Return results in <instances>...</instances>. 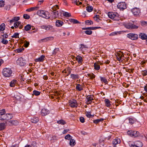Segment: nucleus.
<instances>
[{
    "label": "nucleus",
    "mask_w": 147,
    "mask_h": 147,
    "mask_svg": "<svg viewBox=\"0 0 147 147\" xmlns=\"http://www.w3.org/2000/svg\"><path fill=\"white\" fill-rule=\"evenodd\" d=\"M37 13L39 16L46 19H49L51 16L49 12L44 10H38Z\"/></svg>",
    "instance_id": "f257e3e1"
},
{
    "label": "nucleus",
    "mask_w": 147,
    "mask_h": 147,
    "mask_svg": "<svg viewBox=\"0 0 147 147\" xmlns=\"http://www.w3.org/2000/svg\"><path fill=\"white\" fill-rule=\"evenodd\" d=\"M13 71L11 68H4L2 71V74L3 76L5 77H9L11 76Z\"/></svg>",
    "instance_id": "f03ea898"
},
{
    "label": "nucleus",
    "mask_w": 147,
    "mask_h": 147,
    "mask_svg": "<svg viewBox=\"0 0 147 147\" xmlns=\"http://www.w3.org/2000/svg\"><path fill=\"white\" fill-rule=\"evenodd\" d=\"M108 15L110 18L113 19L114 20L119 21L120 20L119 15L117 13L109 12L108 13Z\"/></svg>",
    "instance_id": "7ed1b4c3"
},
{
    "label": "nucleus",
    "mask_w": 147,
    "mask_h": 147,
    "mask_svg": "<svg viewBox=\"0 0 147 147\" xmlns=\"http://www.w3.org/2000/svg\"><path fill=\"white\" fill-rule=\"evenodd\" d=\"M13 117L12 114H5V113L3 115H0V120L5 121H8L11 119Z\"/></svg>",
    "instance_id": "20e7f679"
},
{
    "label": "nucleus",
    "mask_w": 147,
    "mask_h": 147,
    "mask_svg": "<svg viewBox=\"0 0 147 147\" xmlns=\"http://www.w3.org/2000/svg\"><path fill=\"white\" fill-rule=\"evenodd\" d=\"M131 11L133 14L135 16H139L140 15V10L139 8L137 7L133 8L131 9Z\"/></svg>",
    "instance_id": "39448f33"
},
{
    "label": "nucleus",
    "mask_w": 147,
    "mask_h": 147,
    "mask_svg": "<svg viewBox=\"0 0 147 147\" xmlns=\"http://www.w3.org/2000/svg\"><path fill=\"white\" fill-rule=\"evenodd\" d=\"M127 133L131 137H136L138 136L139 132L136 131H128Z\"/></svg>",
    "instance_id": "423d86ee"
},
{
    "label": "nucleus",
    "mask_w": 147,
    "mask_h": 147,
    "mask_svg": "<svg viewBox=\"0 0 147 147\" xmlns=\"http://www.w3.org/2000/svg\"><path fill=\"white\" fill-rule=\"evenodd\" d=\"M117 7L120 10H123L126 8V5L125 2H121L118 3Z\"/></svg>",
    "instance_id": "0eeeda50"
},
{
    "label": "nucleus",
    "mask_w": 147,
    "mask_h": 147,
    "mask_svg": "<svg viewBox=\"0 0 147 147\" xmlns=\"http://www.w3.org/2000/svg\"><path fill=\"white\" fill-rule=\"evenodd\" d=\"M88 48V47L86 45L83 44H81L79 45V50L83 54H84V52Z\"/></svg>",
    "instance_id": "6e6552de"
},
{
    "label": "nucleus",
    "mask_w": 147,
    "mask_h": 147,
    "mask_svg": "<svg viewBox=\"0 0 147 147\" xmlns=\"http://www.w3.org/2000/svg\"><path fill=\"white\" fill-rule=\"evenodd\" d=\"M128 38L133 40H136L138 38L137 34L133 33H129L127 35Z\"/></svg>",
    "instance_id": "1a4fd4ad"
},
{
    "label": "nucleus",
    "mask_w": 147,
    "mask_h": 147,
    "mask_svg": "<svg viewBox=\"0 0 147 147\" xmlns=\"http://www.w3.org/2000/svg\"><path fill=\"white\" fill-rule=\"evenodd\" d=\"M16 62L18 65L21 66H24L26 64L25 61L22 58H18Z\"/></svg>",
    "instance_id": "9d476101"
},
{
    "label": "nucleus",
    "mask_w": 147,
    "mask_h": 147,
    "mask_svg": "<svg viewBox=\"0 0 147 147\" xmlns=\"http://www.w3.org/2000/svg\"><path fill=\"white\" fill-rule=\"evenodd\" d=\"M125 27L129 29H137L138 27L137 26H136V25L131 24L130 23H129L126 24L125 25Z\"/></svg>",
    "instance_id": "9b49d317"
},
{
    "label": "nucleus",
    "mask_w": 147,
    "mask_h": 147,
    "mask_svg": "<svg viewBox=\"0 0 147 147\" xmlns=\"http://www.w3.org/2000/svg\"><path fill=\"white\" fill-rule=\"evenodd\" d=\"M69 105L72 107H77V105L76 100L74 99L70 100L69 101Z\"/></svg>",
    "instance_id": "f8f14e48"
},
{
    "label": "nucleus",
    "mask_w": 147,
    "mask_h": 147,
    "mask_svg": "<svg viewBox=\"0 0 147 147\" xmlns=\"http://www.w3.org/2000/svg\"><path fill=\"white\" fill-rule=\"evenodd\" d=\"M94 96L92 95H87L86 97V99L87 100V102H88L89 103L91 104L92 100H94Z\"/></svg>",
    "instance_id": "ddd939ff"
},
{
    "label": "nucleus",
    "mask_w": 147,
    "mask_h": 147,
    "mask_svg": "<svg viewBox=\"0 0 147 147\" xmlns=\"http://www.w3.org/2000/svg\"><path fill=\"white\" fill-rule=\"evenodd\" d=\"M132 144L137 147H142L143 145L142 143L139 141H136L134 142Z\"/></svg>",
    "instance_id": "4468645a"
},
{
    "label": "nucleus",
    "mask_w": 147,
    "mask_h": 147,
    "mask_svg": "<svg viewBox=\"0 0 147 147\" xmlns=\"http://www.w3.org/2000/svg\"><path fill=\"white\" fill-rule=\"evenodd\" d=\"M102 64L101 63L99 62L95 63L94 64V69L96 70H99L100 69V65Z\"/></svg>",
    "instance_id": "2eb2a0df"
},
{
    "label": "nucleus",
    "mask_w": 147,
    "mask_h": 147,
    "mask_svg": "<svg viewBox=\"0 0 147 147\" xmlns=\"http://www.w3.org/2000/svg\"><path fill=\"white\" fill-rule=\"evenodd\" d=\"M41 113L42 116H45L49 114V111L47 109H43L42 110Z\"/></svg>",
    "instance_id": "dca6fc26"
},
{
    "label": "nucleus",
    "mask_w": 147,
    "mask_h": 147,
    "mask_svg": "<svg viewBox=\"0 0 147 147\" xmlns=\"http://www.w3.org/2000/svg\"><path fill=\"white\" fill-rule=\"evenodd\" d=\"M41 28L43 29H45L47 30H49L52 28V26L51 25H42L40 26Z\"/></svg>",
    "instance_id": "f3484780"
},
{
    "label": "nucleus",
    "mask_w": 147,
    "mask_h": 147,
    "mask_svg": "<svg viewBox=\"0 0 147 147\" xmlns=\"http://www.w3.org/2000/svg\"><path fill=\"white\" fill-rule=\"evenodd\" d=\"M45 58V56L43 55H42L39 58L36 59H35V61L36 62L43 61L44 60Z\"/></svg>",
    "instance_id": "a211bd4d"
},
{
    "label": "nucleus",
    "mask_w": 147,
    "mask_h": 147,
    "mask_svg": "<svg viewBox=\"0 0 147 147\" xmlns=\"http://www.w3.org/2000/svg\"><path fill=\"white\" fill-rule=\"evenodd\" d=\"M139 38L142 40L147 39V35L143 33H141L139 35Z\"/></svg>",
    "instance_id": "6ab92c4d"
},
{
    "label": "nucleus",
    "mask_w": 147,
    "mask_h": 147,
    "mask_svg": "<svg viewBox=\"0 0 147 147\" xmlns=\"http://www.w3.org/2000/svg\"><path fill=\"white\" fill-rule=\"evenodd\" d=\"M39 7H30L28 9L26 10V11L28 12H30L33 11L34 10H37L38 9Z\"/></svg>",
    "instance_id": "aec40b11"
},
{
    "label": "nucleus",
    "mask_w": 147,
    "mask_h": 147,
    "mask_svg": "<svg viewBox=\"0 0 147 147\" xmlns=\"http://www.w3.org/2000/svg\"><path fill=\"white\" fill-rule=\"evenodd\" d=\"M120 142V140L118 138H116L113 140L112 143L113 145H115L119 143Z\"/></svg>",
    "instance_id": "412c9836"
},
{
    "label": "nucleus",
    "mask_w": 147,
    "mask_h": 147,
    "mask_svg": "<svg viewBox=\"0 0 147 147\" xmlns=\"http://www.w3.org/2000/svg\"><path fill=\"white\" fill-rule=\"evenodd\" d=\"M71 78L75 80L79 78V75L77 74H71L70 75Z\"/></svg>",
    "instance_id": "4be33fe9"
},
{
    "label": "nucleus",
    "mask_w": 147,
    "mask_h": 147,
    "mask_svg": "<svg viewBox=\"0 0 147 147\" xmlns=\"http://www.w3.org/2000/svg\"><path fill=\"white\" fill-rule=\"evenodd\" d=\"M63 24V22L60 20H57L56 22V26L57 27H60Z\"/></svg>",
    "instance_id": "5701e85b"
},
{
    "label": "nucleus",
    "mask_w": 147,
    "mask_h": 147,
    "mask_svg": "<svg viewBox=\"0 0 147 147\" xmlns=\"http://www.w3.org/2000/svg\"><path fill=\"white\" fill-rule=\"evenodd\" d=\"M7 122L5 121V123H0V131L2 130L5 129L6 127V124Z\"/></svg>",
    "instance_id": "b1692460"
},
{
    "label": "nucleus",
    "mask_w": 147,
    "mask_h": 147,
    "mask_svg": "<svg viewBox=\"0 0 147 147\" xmlns=\"http://www.w3.org/2000/svg\"><path fill=\"white\" fill-rule=\"evenodd\" d=\"M105 105L107 107H109L111 106L110 101L108 99H105L104 100Z\"/></svg>",
    "instance_id": "393cba45"
},
{
    "label": "nucleus",
    "mask_w": 147,
    "mask_h": 147,
    "mask_svg": "<svg viewBox=\"0 0 147 147\" xmlns=\"http://www.w3.org/2000/svg\"><path fill=\"white\" fill-rule=\"evenodd\" d=\"M10 123V125H16L19 123V122L17 120H11L9 121Z\"/></svg>",
    "instance_id": "a878e982"
},
{
    "label": "nucleus",
    "mask_w": 147,
    "mask_h": 147,
    "mask_svg": "<svg viewBox=\"0 0 147 147\" xmlns=\"http://www.w3.org/2000/svg\"><path fill=\"white\" fill-rule=\"evenodd\" d=\"M31 121L32 123H36L39 121V119L37 117H33L31 119Z\"/></svg>",
    "instance_id": "bb28decb"
},
{
    "label": "nucleus",
    "mask_w": 147,
    "mask_h": 147,
    "mask_svg": "<svg viewBox=\"0 0 147 147\" xmlns=\"http://www.w3.org/2000/svg\"><path fill=\"white\" fill-rule=\"evenodd\" d=\"M17 80H13L10 83V86L11 87H14L16 84H17Z\"/></svg>",
    "instance_id": "cd10ccee"
},
{
    "label": "nucleus",
    "mask_w": 147,
    "mask_h": 147,
    "mask_svg": "<svg viewBox=\"0 0 147 147\" xmlns=\"http://www.w3.org/2000/svg\"><path fill=\"white\" fill-rule=\"evenodd\" d=\"M76 60L79 63L82 64L83 61L82 58L80 56H78L76 58Z\"/></svg>",
    "instance_id": "c85d7f7f"
},
{
    "label": "nucleus",
    "mask_w": 147,
    "mask_h": 147,
    "mask_svg": "<svg viewBox=\"0 0 147 147\" xmlns=\"http://www.w3.org/2000/svg\"><path fill=\"white\" fill-rule=\"evenodd\" d=\"M76 144L75 140L74 139L72 138L70 139L69 144L71 146H74Z\"/></svg>",
    "instance_id": "c756f323"
},
{
    "label": "nucleus",
    "mask_w": 147,
    "mask_h": 147,
    "mask_svg": "<svg viewBox=\"0 0 147 147\" xmlns=\"http://www.w3.org/2000/svg\"><path fill=\"white\" fill-rule=\"evenodd\" d=\"M116 56L117 58V59L118 60V58H119V57H121V56H124L123 53L122 52L120 51L118 52H117L116 54Z\"/></svg>",
    "instance_id": "7c9ffc66"
},
{
    "label": "nucleus",
    "mask_w": 147,
    "mask_h": 147,
    "mask_svg": "<svg viewBox=\"0 0 147 147\" xmlns=\"http://www.w3.org/2000/svg\"><path fill=\"white\" fill-rule=\"evenodd\" d=\"M87 5L86 10L88 12H91L93 10V7L91 6H90L89 4H87Z\"/></svg>",
    "instance_id": "2f4dec72"
},
{
    "label": "nucleus",
    "mask_w": 147,
    "mask_h": 147,
    "mask_svg": "<svg viewBox=\"0 0 147 147\" xmlns=\"http://www.w3.org/2000/svg\"><path fill=\"white\" fill-rule=\"evenodd\" d=\"M76 89L78 91H80L83 90L82 86L79 84H77L76 86Z\"/></svg>",
    "instance_id": "473e14b6"
},
{
    "label": "nucleus",
    "mask_w": 147,
    "mask_h": 147,
    "mask_svg": "<svg viewBox=\"0 0 147 147\" xmlns=\"http://www.w3.org/2000/svg\"><path fill=\"white\" fill-rule=\"evenodd\" d=\"M53 39L54 38L53 37L50 36L46 38L41 40H44L45 42H47L48 41L53 40Z\"/></svg>",
    "instance_id": "72a5a7b5"
},
{
    "label": "nucleus",
    "mask_w": 147,
    "mask_h": 147,
    "mask_svg": "<svg viewBox=\"0 0 147 147\" xmlns=\"http://www.w3.org/2000/svg\"><path fill=\"white\" fill-rule=\"evenodd\" d=\"M59 49L58 48H55L53 51L52 53V55H55L59 51Z\"/></svg>",
    "instance_id": "f704fd0d"
},
{
    "label": "nucleus",
    "mask_w": 147,
    "mask_h": 147,
    "mask_svg": "<svg viewBox=\"0 0 147 147\" xmlns=\"http://www.w3.org/2000/svg\"><path fill=\"white\" fill-rule=\"evenodd\" d=\"M69 21L70 22L73 23L74 24L80 23L79 21L76 19H69Z\"/></svg>",
    "instance_id": "c9c22d12"
},
{
    "label": "nucleus",
    "mask_w": 147,
    "mask_h": 147,
    "mask_svg": "<svg viewBox=\"0 0 147 147\" xmlns=\"http://www.w3.org/2000/svg\"><path fill=\"white\" fill-rule=\"evenodd\" d=\"M100 15H96L94 17V20L98 22H99V21L101 20L100 18Z\"/></svg>",
    "instance_id": "e433bc0d"
},
{
    "label": "nucleus",
    "mask_w": 147,
    "mask_h": 147,
    "mask_svg": "<svg viewBox=\"0 0 147 147\" xmlns=\"http://www.w3.org/2000/svg\"><path fill=\"white\" fill-rule=\"evenodd\" d=\"M100 80L102 82H104L105 84H108V82L107 81V79H106L105 78L100 77Z\"/></svg>",
    "instance_id": "4c0bfd02"
},
{
    "label": "nucleus",
    "mask_w": 147,
    "mask_h": 147,
    "mask_svg": "<svg viewBox=\"0 0 147 147\" xmlns=\"http://www.w3.org/2000/svg\"><path fill=\"white\" fill-rule=\"evenodd\" d=\"M57 123L59 124L64 125L66 123L65 121L63 119H61L57 121Z\"/></svg>",
    "instance_id": "58836bf2"
},
{
    "label": "nucleus",
    "mask_w": 147,
    "mask_h": 147,
    "mask_svg": "<svg viewBox=\"0 0 147 147\" xmlns=\"http://www.w3.org/2000/svg\"><path fill=\"white\" fill-rule=\"evenodd\" d=\"M1 42L3 44L6 45L8 43V41L4 38H2Z\"/></svg>",
    "instance_id": "ea45409f"
},
{
    "label": "nucleus",
    "mask_w": 147,
    "mask_h": 147,
    "mask_svg": "<svg viewBox=\"0 0 147 147\" xmlns=\"http://www.w3.org/2000/svg\"><path fill=\"white\" fill-rule=\"evenodd\" d=\"M5 26L4 23H2L0 25V32L3 31L5 29Z\"/></svg>",
    "instance_id": "a19ab883"
},
{
    "label": "nucleus",
    "mask_w": 147,
    "mask_h": 147,
    "mask_svg": "<svg viewBox=\"0 0 147 147\" xmlns=\"http://www.w3.org/2000/svg\"><path fill=\"white\" fill-rule=\"evenodd\" d=\"M53 18L54 19H55L58 16V13L57 11H54L53 12Z\"/></svg>",
    "instance_id": "79ce46f5"
},
{
    "label": "nucleus",
    "mask_w": 147,
    "mask_h": 147,
    "mask_svg": "<svg viewBox=\"0 0 147 147\" xmlns=\"http://www.w3.org/2000/svg\"><path fill=\"white\" fill-rule=\"evenodd\" d=\"M96 27H89L87 28H82V29L83 30H94L96 29Z\"/></svg>",
    "instance_id": "37998d69"
},
{
    "label": "nucleus",
    "mask_w": 147,
    "mask_h": 147,
    "mask_svg": "<svg viewBox=\"0 0 147 147\" xmlns=\"http://www.w3.org/2000/svg\"><path fill=\"white\" fill-rule=\"evenodd\" d=\"M31 28V26L30 24H27L24 27V29L26 31L30 30Z\"/></svg>",
    "instance_id": "c03bdc74"
},
{
    "label": "nucleus",
    "mask_w": 147,
    "mask_h": 147,
    "mask_svg": "<svg viewBox=\"0 0 147 147\" xmlns=\"http://www.w3.org/2000/svg\"><path fill=\"white\" fill-rule=\"evenodd\" d=\"M103 120L104 119L102 118L95 119L93 121V122L97 124L100 122L103 121Z\"/></svg>",
    "instance_id": "a18cd8bd"
},
{
    "label": "nucleus",
    "mask_w": 147,
    "mask_h": 147,
    "mask_svg": "<svg viewBox=\"0 0 147 147\" xmlns=\"http://www.w3.org/2000/svg\"><path fill=\"white\" fill-rule=\"evenodd\" d=\"M141 72L142 75L144 76L147 75V70L146 69L142 70Z\"/></svg>",
    "instance_id": "49530a36"
},
{
    "label": "nucleus",
    "mask_w": 147,
    "mask_h": 147,
    "mask_svg": "<svg viewBox=\"0 0 147 147\" xmlns=\"http://www.w3.org/2000/svg\"><path fill=\"white\" fill-rule=\"evenodd\" d=\"M85 24L87 25H91L93 24V22L91 20H87L85 21Z\"/></svg>",
    "instance_id": "de8ad7c7"
},
{
    "label": "nucleus",
    "mask_w": 147,
    "mask_h": 147,
    "mask_svg": "<svg viewBox=\"0 0 147 147\" xmlns=\"http://www.w3.org/2000/svg\"><path fill=\"white\" fill-rule=\"evenodd\" d=\"M20 22H17L14 23V27L16 28L18 27V26H20Z\"/></svg>",
    "instance_id": "09e8293b"
},
{
    "label": "nucleus",
    "mask_w": 147,
    "mask_h": 147,
    "mask_svg": "<svg viewBox=\"0 0 147 147\" xmlns=\"http://www.w3.org/2000/svg\"><path fill=\"white\" fill-rule=\"evenodd\" d=\"M19 35V33H14L13 35L11 36V37L13 38H19V37L18 36Z\"/></svg>",
    "instance_id": "8fccbe9b"
},
{
    "label": "nucleus",
    "mask_w": 147,
    "mask_h": 147,
    "mask_svg": "<svg viewBox=\"0 0 147 147\" xmlns=\"http://www.w3.org/2000/svg\"><path fill=\"white\" fill-rule=\"evenodd\" d=\"M63 15L65 17H69L71 16V14L67 12H65L63 13Z\"/></svg>",
    "instance_id": "3c124183"
},
{
    "label": "nucleus",
    "mask_w": 147,
    "mask_h": 147,
    "mask_svg": "<svg viewBox=\"0 0 147 147\" xmlns=\"http://www.w3.org/2000/svg\"><path fill=\"white\" fill-rule=\"evenodd\" d=\"M59 8V6L57 5H55V6L53 7L52 8V10L54 11H56V10Z\"/></svg>",
    "instance_id": "603ef678"
},
{
    "label": "nucleus",
    "mask_w": 147,
    "mask_h": 147,
    "mask_svg": "<svg viewBox=\"0 0 147 147\" xmlns=\"http://www.w3.org/2000/svg\"><path fill=\"white\" fill-rule=\"evenodd\" d=\"M87 30L85 31L84 32L87 34L90 35H91L92 33V31L90 30Z\"/></svg>",
    "instance_id": "864d4df0"
},
{
    "label": "nucleus",
    "mask_w": 147,
    "mask_h": 147,
    "mask_svg": "<svg viewBox=\"0 0 147 147\" xmlns=\"http://www.w3.org/2000/svg\"><path fill=\"white\" fill-rule=\"evenodd\" d=\"M134 70V69H126V71L127 72H128L129 73H133V71Z\"/></svg>",
    "instance_id": "5fc2aeb1"
},
{
    "label": "nucleus",
    "mask_w": 147,
    "mask_h": 147,
    "mask_svg": "<svg viewBox=\"0 0 147 147\" xmlns=\"http://www.w3.org/2000/svg\"><path fill=\"white\" fill-rule=\"evenodd\" d=\"M33 94L36 96H38L40 94V92L35 90L33 91Z\"/></svg>",
    "instance_id": "6e6d98bb"
},
{
    "label": "nucleus",
    "mask_w": 147,
    "mask_h": 147,
    "mask_svg": "<svg viewBox=\"0 0 147 147\" xmlns=\"http://www.w3.org/2000/svg\"><path fill=\"white\" fill-rule=\"evenodd\" d=\"M6 112L5 109L0 110V115H3Z\"/></svg>",
    "instance_id": "4d7b16f0"
},
{
    "label": "nucleus",
    "mask_w": 147,
    "mask_h": 147,
    "mask_svg": "<svg viewBox=\"0 0 147 147\" xmlns=\"http://www.w3.org/2000/svg\"><path fill=\"white\" fill-rule=\"evenodd\" d=\"M24 48H18L16 49V51L17 53H21L24 50Z\"/></svg>",
    "instance_id": "13d9d810"
},
{
    "label": "nucleus",
    "mask_w": 147,
    "mask_h": 147,
    "mask_svg": "<svg viewBox=\"0 0 147 147\" xmlns=\"http://www.w3.org/2000/svg\"><path fill=\"white\" fill-rule=\"evenodd\" d=\"M129 123L131 124H133L135 122V120L131 118H129L128 119Z\"/></svg>",
    "instance_id": "bf43d9fd"
},
{
    "label": "nucleus",
    "mask_w": 147,
    "mask_h": 147,
    "mask_svg": "<svg viewBox=\"0 0 147 147\" xmlns=\"http://www.w3.org/2000/svg\"><path fill=\"white\" fill-rule=\"evenodd\" d=\"M72 137L69 134H67L65 136V139L66 140H70Z\"/></svg>",
    "instance_id": "052dcab7"
},
{
    "label": "nucleus",
    "mask_w": 147,
    "mask_h": 147,
    "mask_svg": "<svg viewBox=\"0 0 147 147\" xmlns=\"http://www.w3.org/2000/svg\"><path fill=\"white\" fill-rule=\"evenodd\" d=\"M4 1L2 0L0 1V7H3L5 5Z\"/></svg>",
    "instance_id": "680f3d73"
},
{
    "label": "nucleus",
    "mask_w": 147,
    "mask_h": 147,
    "mask_svg": "<svg viewBox=\"0 0 147 147\" xmlns=\"http://www.w3.org/2000/svg\"><path fill=\"white\" fill-rule=\"evenodd\" d=\"M11 6L9 5H6L4 9L7 10H9L10 9Z\"/></svg>",
    "instance_id": "e2e57ef3"
},
{
    "label": "nucleus",
    "mask_w": 147,
    "mask_h": 147,
    "mask_svg": "<svg viewBox=\"0 0 147 147\" xmlns=\"http://www.w3.org/2000/svg\"><path fill=\"white\" fill-rule=\"evenodd\" d=\"M23 17L24 18L26 19H29L30 18L29 16L27 14H24Z\"/></svg>",
    "instance_id": "0e129e2a"
},
{
    "label": "nucleus",
    "mask_w": 147,
    "mask_h": 147,
    "mask_svg": "<svg viewBox=\"0 0 147 147\" xmlns=\"http://www.w3.org/2000/svg\"><path fill=\"white\" fill-rule=\"evenodd\" d=\"M15 22L17 21L20 19V17L18 16L14 17L13 18Z\"/></svg>",
    "instance_id": "69168bd1"
},
{
    "label": "nucleus",
    "mask_w": 147,
    "mask_h": 147,
    "mask_svg": "<svg viewBox=\"0 0 147 147\" xmlns=\"http://www.w3.org/2000/svg\"><path fill=\"white\" fill-rule=\"evenodd\" d=\"M80 122L82 123H84L85 121L84 119L82 117H80Z\"/></svg>",
    "instance_id": "338daca9"
},
{
    "label": "nucleus",
    "mask_w": 147,
    "mask_h": 147,
    "mask_svg": "<svg viewBox=\"0 0 147 147\" xmlns=\"http://www.w3.org/2000/svg\"><path fill=\"white\" fill-rule=\"evenodd\" d=\"M29 45V42L28 41H26L24 44V45L25 47L27 48L28 46Z\"/></svg>",
    "instance_id": "774afa93"
}]
</instances>
